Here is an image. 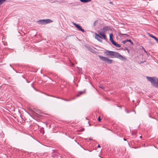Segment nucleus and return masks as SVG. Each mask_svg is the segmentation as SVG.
Instances as JSON below:
<instances>
[{
  "label": "nucleus",
  "instance_id": "1",
  "mask_svg": "<svg viewBox=\"0 0 158 158\" xmlns=\"http://www.w3.org/2000/svg\"><path fill=\"white\" fill-rule=\"evenodd\" d=\"M104 53L105 56L111 58H117L123 61H126L127 60L126 58L117 52L106 50Z\"/></svg>",
  "mask_w": 158,
  "mask_h": 158
},
{
  "label": "nucleus",
  "instance_id": "2",
  "mask_svg": "<svg viewBox=\"0 0 158 158\" xmlns=\"http://www.w3.org/2000/svg\"><path fill=\"white\" fill-rule=\"evenodd\" d=\"M146 78L150 81L152 85L156 88H158V78L156 77H147Z\"/></svg>",
  "mask_w": 158,
  "mask_h": 158
},
{
  "label": "nucleus",
  "instance_id": "3",
  "mask_svg": "<svg viewBox=\"0 0 158 158\" xmlns=\"http://www.w3.org/2000/svg\"><path fill=\"white\" fill-rule=\"evenodd\" d=\"M98 56L101 60L103 61L108 64H111L113 62V60L110 59L106 57L102 56L101 55H99Z\"/></svg>",
  "mask_w": 158,
  "mask_h": 158
},
{
  "label": "nucleus",
  "instance_id": "4",
  "mask_svg": "<svg viewBox=\"0 0 158 158\" xmlns=\"http://www.w3.org/2000/svg\"><path fill=\"white\" fill-rule=\"evenodd\" d=\"M112 35H113L112 34H110V42L113 45L115 46L116 47L118 48H120L121 47L120 45L114 42L112 37Z\"/></svg>",
  "mask_w": 158,
  "mask_h": 158
},
{
  "label": "nucleus",
  "instance_id": "5",
  "mask_svg": "<svg viewBox=\"0 0 158 158\" xmlns=\"http://www.w3.org/2000/svg\"><path fill=\"white\" fill-rule=\"evenodd\" d=\"M38 22L40 24H47L52 22V21L49 19L40 20Z\"/></svg>",
  "mask_w": 158,
  "mask_h": 158
},
{
  "label": "nucleus",
  "instance_id": "6",
  "mask_svg": "<svg viewBox=\"0 0 158 158\" xmlns=\"http://www.w3.org/2000/svg\"><path fill=\"white\" fill-rule=\"evenodd\" d=\"M109 28L107 26H105L103 28L100 29L98 32H102V33H105L107 31L109 30Z\"/></svg>",
  "mask_w": 158,
  "mask_h": 158
},
{
  "label": "nucleus",
  "instance_id": "7",
  "mask_svg": "<svg viewBox=\"0 0 158 158\" xmlns=\"http://www.w3.org/2000/svg\"><path fill=\"white\" fill-rule=\"evenodd\" d=\"M73 24L75 26V27L77 28V29L79 30L80 31L83 32H85L84 30L81 27L80 25H78V24H76L75 23H73Z\"/></svg>",
  "mask_w": 158,
  "mask_h": 158
},
{
  "label": "nucleus",
  "instance_id": "8",
  "mask_svg": "<svg viewBox=\"0 0 158 158\" xmlns=\"http://www.w3.org/2000/svg\"><path fill=\"white\" fill-rule=\"evenodd\" d=\"M95 38L99 42L102 41V38L96 33H95Z\"/></svg>",
  "mask_w": 158,
  "mask_h": 158
},
{
  "label": "nucleus",
  "instance_id": "9",
  "mask_svg": "<svg viewBox=\"0 0 158 158\" xmlns=\"http://www.w3.org/2000/svg\"><path fill=\"white\" fill-rule=\"evenodd\" d=\"M85 90L84 89L83 91H80L78 92V94L76 95L77 97H80L81 95L85 94Z\"/></svg>",
  "mask_w": 158,
  "mask_h": 158
},
{
  "label": "nucleus",
  "instance_id": "10",
  "mask_svg": "<svg viewBox=\"0 0 158 158\" xmlns=\"http://www.w3.org/2000/svg\"><path fill=\"white\" fill-rule=\"evenodd\" d=\"M98 34L99 35H101L102 38H103L104 40H106V36L105 35V33H102V32H98Z\"/></svg>",
  "mask_w": 158,
  "mask_h": 158
},
{
  "label": "nucleus",
  "instance_id": "11",
  "mask_svg": "<svg viewBox=\"0 0 158 158\" xmlns=\"http://www.w3.org/2000/svg\"><path fill=\"white\" fill-rule=\"evenodd\" d=\"M91 0H80L81 2L83 3H86L91 1Z\"/></svg>",
  "mask_w": 158,
  "mask_h": 158
},
{
  "label": "nucleus",
  "instance_id": "12",
  "mask_svg": "<svg viewBox=\"0 0 158 158\" xmlns=\"http://www.w3.org/2000/svg\"><path fill=\"white\" fill-rule=\"evenodd\" d=\"M6 0H0V6L3 4Z\"/></svg>",
  "mask_w": 158,
  "mask_h": 158
},
{
  "label": "nucleus",
  "instance_id": "13",
  "mask_svg": "<svg viewBox=\"0 0 158 158\" xmlns=\"http://www.w3.org/2000/svg\"><path fill=\"white\" fill-rule=\"evenodd\" d=\"M148 35H149V36L150 37H152V38H153L154 39H155L156 37H155V36L153 35H152L150 34H148Z\"/></svg>",
  "mask_w": 158,
  "mask_h": 158
},
{
  "label": "nucleus",
  "instance_id": "14",
  "mask_svg": "<svg viewBox=\"0 0 158 158\" xmlns=\"http://www.w3.org/2000/svg\"><path fill=\"white\" fill-rule=\"evenodd\" d=\"M60 98V99H61L62 100H63L66 101H70L71 100V99H65L63 98Z\"/></svg>",
  "mask_w": 158,
  "mask_h": 158
},
{
  "label": "nucleus",
  "instance_id": "15",
  "mask_svg": "<svg viewBox=\"0 0 158 158\" xmlns=\"http://www.w3.org/2000/svg\"><path fill=\"white\" fill-rule=\"evenodd\" d=\"M128 40V41H127V42H130L131 43V45H133V42L130 40Z\"/></svg>",
  "mask_w": 158,
  "mask_h": 158
},
{
  "label": "nucleus",
  "instance_id": "16",
  "mask_svg": "<svg viewBox=\"0 0 158 158\" xmlns=\"http://www.w3.org/2000/svg\"><path fill=\"white\" fill-rule=\"evenodd\" d=\"M128 40H123V41L122 42V43L123 44H125L126 43H127V41H128Z\"/></svg>",
  "mask_w": 158,
  "mask_h": 158
},
{
  "label": "nucleus",
  "instance_id": "17",
  "mask_svg": "<svg viewBox=\"0 0 158 158\" xmlns=\"http://www.w3.org/2000/svg\"><path fill=\"white\" fill-rule=\"evenodd\" d=\"M120 35L122 36L124 35H126V36H127V37H128V35H127V34H121V33L120 34Z\"/></svg>",
  "mask_w": 158,
  "mask_h": 158
},
{
  "label": "nucleus",
  "instance_id": "18",
  "mask_svg": "<svg viewBox=\"0 0 158 158\" xmlns=\"http://www.w3.org/2000/svg\"><path fill=\"white\" fill-rule=\"evenodd\" d=\"M48 96H51V97H53V96H51V95H48ZM53 97H54V96H53ZM56 98H59V99H60V98H60V97H56Z\"/></svg>",
  "mask_w": 158,
  "mask_h": 158
},
{
  "label": "nucleus",
  "instance_id": "19",
  "mask_svg": "<svg viewBox=\"0 0 158 158\" xmlns=\"http://www.w3.org/2000/svg\"><path fill=\"white\" fill-rule=\"evenodd\" d=\"M98 120L99 122H101V119H100V117H99L98 118Z\"/></svg>",
  "mask_w": 158,
  "mask_h": 158
},
{
  "label": "nucleus",
  "instance_id": "20",
  "mask_svg": "<svg viewBox=\"0 0 158 158\" xmlns=\"http://www.w3.org/2000/svg\"><path fill=\"white\" fill-rule=\"evenodd\" d=\"M154 39L156 40V42H157L158 41V39L156 37Z\"/></svg>",
  "mask_w": 158,
  "mask_h": 158
},
{
  "label": "nucleus",
  "instance_id": "21",
  "mask_svg": "<svg viewBox=\"0 0 158 158\" xmlns=\"http://www.w3.org/2000/svg\"><path fill=\"white\" fill-rule=\"evenodd\" d=\"M84 129H82L80 130L81 131H83L84 130Z\"/></svg>",
  "mask_w": 158,
  "mask_h": 158
},
{
  "label": "nucleus",
  "instance_id": "22",
  "mask_svg": "<svg viewBox=\"0 0 158 158\" xmlns=\"http://www.w3.org/2000/svg\"><path fill=\"white\" fill-rule=\"evenodd\" d=\"M143 49L144 50V51L145 52V53L147 54V51L145 50L143 48Z\"/></svg>",
  "mask_w": 158,
  "mask_h": 158
},
{
  "label": "nucleus",
  "instance_id": "23",
  "mask_svg": "<svg viewBox=\"0 0 158 158\" xmlns=\"http://www.w3.org/2000/svg\"><path fill=\"white\" fill-rule=\"evenodd\" d=\"M100 88H101L102 89H103V87H102V86H100Z\"/></svg>",
  "mask_w": 158,
  "mask_h": 158
},
{
  "label": "nucleus",
  "instance_id": "24",
  "mask_svg": "<svg viewBox=\"0 0 158 158\" xmlns=\"http://www.w3.org/2000/svg\"><path fill=\"white\" fill-rule=\"evenodd\" d=\"M98 147L99 148H100V146L99 145H98Z\"/></svg>",
  "mask_w": 158,
  "mask_h": 158
},
{
  "label": "nucleus",
  "instance_id": "25",
  "mask_svg": "<svg viewBox=\"0 0 158 158\" xmlns=\"http://www.w3.org/2000/svg\"><path fill=\"white\" fill-rule=\"evenodd\" d=\"M123 140H124L125 141L127 140V139H125V138H124L123 139Z\"/></svg>",
  "mask_w": 158,
  "mask_h": 158
},
{
  "label": "nucleus",
  "instance_id": "26",
  "mask_svg": "<svg viewBox=\"0 0 158 158\" xmlns=\"http://www.w3.org/2000/svg\"><path fill=\"white\" fill-rule=\"evenodd\" d=\"M44 131H43V133H42V134H44Z\"/></svg>",
  "mask_w": 158,
  "mask_h": 158
},
{
  "label": "nucleus",
  "instance_id": "27",
  "mask_svg": "<svg viewBox=\"0 0 158 158\" xmlns=\"http://www.w3.org/2000/svg\"><path fill=\"white\" fill-rule=\"evenodd\" d=\"M74 99V98H72L71 99V100H73V99Z\"/></svg>",
  "mask_w": 158,
  "mask_h": 158
},
{
  "label": "nucleus",
  "instance_id": "28",
  "mask_svg": "<svg viewBox=\"0 0 158 158\" xmlns=\"http://www.w3.org/2000/svg\"><path fill=\"white\" fill-rule=\"evenodd\" d=\"M110 4H112V2H110Z\"/></svg>",
  "mask_w": 158,
  "mask_h": 158
},
{
  "label": "nucleus",
  "instance_id": "29",
  "mask_svg": "<svg viewBox=\"0 0 158 158\" xmlns=\"http://www.w3.org/2000/svg\"><path fill=\"white\" fill-rule=\"evenodd\" d=\"M139 137L141 139L142 138V136H140Z\"/></svg>",
  "mask_w": 158,
  "mask_h": 158
},
{
  "label": "nucleus",
  "instance_id": "30",
  "mask_svg": "<svg viewBox=\"0 0 158 158\" xmlns=\"http://www.w3.org/2000/svg\"><path fill=\"white\" fill-rule=\"evenodd\" d=\"M126 49L127 50H128L127 48H126Z\"/></svg>",
  "mask_w": 158,
  "mask_h": 158
},
{
  "label": "nucleus",
  "instance_id": "31",
  "mask_svg": "<svg viewBox=\"0 0 158 158\" xmlns=\"http://www.w3.org/2000/svg\"><path fill=\"white\" fill-rule=\"evenodd\" d=\"M156 42L157 43H158V41L157 42Z\"/></svg>",
  "mask_w": 158,
  "mask_h": 158
}]
</instances>
